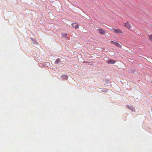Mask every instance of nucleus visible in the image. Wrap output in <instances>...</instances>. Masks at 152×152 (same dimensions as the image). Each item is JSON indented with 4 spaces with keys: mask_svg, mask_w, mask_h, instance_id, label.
Returning <instances> with one entry per match:
<instances>
[{
    "mask_svg": "<svg viewBox=\"0 0 152 152\" xmlns=\"http://www.w3.org/2000/svg\"><path fill=\"white\" fill-rule=\"evenodd\" d=\"M97 31L99 32V33L101 34H104L105 32L101 28H99L97 30Z\"/></svg>",
    "mask_w": 152,
    "mask_h": 152,
    "instance_id": "f257e3e1",
    "label": "nucleus"
},
{
    "mask_svg": "<svg viewBox=\"0 0 152 152\" xmlns=\"http://www.w3.org/2000/svg\"><path fill=\"white\" fill-rule=\"evenodd\" d=\"M113 30L115 33H122L121 30L118 29L113 28Z\"/></svg>",
    "mask_w": 152,
    "mask_h": 152,
    "instance_id": "f03ea898",
    "label": "nucleus"
},
{
    "mask_svg": "<svg viewBox=\"0 0 152 152\" xmlns=\"http://www.w3.org/2000/svg\"><path fill=\"white\" fill-rule=\"evenodd\" d=\"M124 24V26L129 29L131 27V25L129 24V22H127V23Z\"/></svg>",
    "mask_w": 152,
    "mask_h": 152,
    "instance_id": "7ed1b4c3",
    "label": "nucleus"
},
{
    "mask_svg": "<svg viewBox=\"0 0 152 152\" xmlns=\"http://www.w3.org/2000/svg\"><path fill=\"white\" fill-rule=\"evenodd\" d=\"M72 26L76 28H78L79 27V25L76 23H73L72 24Z\"/></svg>",
    "mask_w": 152,
    "mask_h": 152,
    "instance_id": "20e7f679",
    "label": "nucleus"
},
{
    "mask_svg": "<svg viewBox=\"0 0 152 152\" xmlns=\"http://www.w3.org/2000/svg\"><path fill=\"white\" fill-rule=\"evenodd\" d=\"M111 42L112 43H113L114 45H116V46H118L119 48H121V45L119 44L118 43L114 42L113 41H111Z\"/></svg>",
    "mask_w": 152,
    "mask_h": 152,
    "instance_id": "39448f33",
    "label": "nucleus"
},
{
    "mask_svg": "<svg viewBox=\"0 0 152 152\" xmlns=\"http://www.w3.org/2000/svg\"><path fill=\"white\" fill-rule=\"evenodd\" d=\"M116 62V61L113 60H110L107 61V63L109 64H113Z\"/></svg>",
    "mask_w": 152,
    "mask_h": 152,
    "instance_id": "423d86ee",
    "label": "nucleus"
},
{
    "mask_svg": "<svg viewBox=\"0 0 152 152\" xmlns=\"http://www.w3.org/2000/svg\"><path fill=\"white\" fill-rule=\"evenodd\" d=\"M61 77L62 79H67L68 76L66 75H63L61 76Z\"/></svg>",
    "mask_w": 152,
    "mask_h": 152,
    "instance_id": "0eeeda50",
    "label": "nucleus"
},
{
    "mask_svg": "<svg viewBox=\"0 0 152 152\" xmlns=\"http://www.w3.org/2000/svg\"><path fill=\"white\" fill-rule=\"evenodd\" d=\"M34 39H32V40L33 41V44L34 45H36L37 44V42L34 40Z\"/></svg>",
    "mask_w": 152,
    "mask_h": 152,
    "instance_id": "6e6552de",
    "label": "nucleus"
},
{
    "mask_svg": "<svg viewBox=\"0 0 152 152\" xmlns=\"http://www.w3.org/2000/svg\"><path fill=\"white\" fill-rule=\"evenodd\" d=\"M60 60V59L59 58L57 59L56 61V62L58 64L59 62V61Z\"/></svg>",
    "mask_w": 152,
    "mask_h": 152,
    "instance_id": "1a4fd4ad",
    "label": "nucleus"
},
{
    "mask_svg": "<svg viewBox=\"0 0 152 152\" xmlns=\"http://www.w3.org/2000/svg\"><path fill=\"white\" fill-rule=\"evenodd\" d=\"M149 38H152V34L150 35L149 36Z\"/></svg>",
    "mask_w": 152,
    "mask_h": 152,
    "instance_id": "9d476101",
    "label": "nucleus"
},
{
    "mask_svg": "<svg viewBox=\"0 0 152 152\" xmlns=\"http://www.w3.org/2000/svg\"><path fill=\"white\" fill-rule=\"evenodd\" d=\"M67 34H64V37H65L66 38L67 37Z\"/></svg>",
    "mask_w": 152,
    "mask_h": 152,
    "instance_id": "9b49d317",
    "label": "nucleus"
},
{
    "mask_svg": "<svg viewBox=\"0 0 152 152\" xmlns=\"http://www.w3.org/2000/svg\"><path fill=\"white\" fill-rule=\"evenodd\" d=\"M150 39L151 41L152 42V39Z\"/></svg>",
    "mask_w": 152,
    "mask_h": 152,
    "instance_id": "f8f14e48",
    "label": "nucleus"
},
{
    "mask_svg": "<svg viewBox=\"0 0 152 152\" xmlns=\"http://www.w3.org/2000/svg\"><path fill=\"white\" fill-rule=\"evenodd\" d=\"M62 35H64L63 34H62Z\"/></svg>",
    "mask_w": 152,
    "mask_h": 152,
    "instance_id": "ddd939ff",
    "label": "nucleus"
},
{
    "mask_svg": "<svg viewBox=\"0 0 152 152\" xmlns=\"http://www.w3.org/2000/svg\"><path fill=\"white\" fill-rule=\"evenodd\" d=\"M151 83H152V81H151Z\"/></svg>",
    "mask_w": 152,
    "mask_h": 152,
    "instance_id": "4468645a",
    "label": "nucleus"
}]
</instances>
